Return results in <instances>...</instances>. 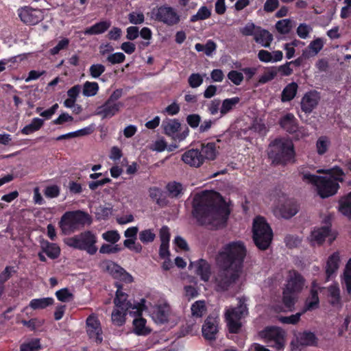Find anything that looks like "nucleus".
Segmentation results:
<instances>
[{
    "label": "nucleus",
    "mask_w": 351,
    "mask_h": 351,
    "mask_svg": "<svg viewBox=\"0 0 351 351\" xmlns=\"http://www.w3.org/2000/svg\"><path fill=\"white\" fill-rule=\"evenodd\" d=\"M295 202L283 196L280 197L273 209L274 214L278 217L289 219L298 213Z\"/></svg>",
    "instance_id": "13"
},
{
    "label": "nucleus",
    "mask_w": 351,
    "mask_h": 351,
    "mask_svg": "<svg viewBox=\"0 0 351 351\" xmlns=\"http://www.w3.org/2000/svg\"><path fill=\"white\" fill-rule=\"evenodd\" d=\"M193 215L202 224H210L219 228L223 226L230 210L221 195L214 191H204L195 195Z\"/></svg>",
    "instance_id": "2"
},
{
    "label": "nucleus",
    "mask_w": 351,
    "mask_h": 351,
    "mask_svg": "<svg viewBox=\"0 0 351 351\" xmlns=\"http://www.w3.org/2000/svg\"><path fill=\"white\" fill-rule=\"evenodd\" d=\"M298 85L295 82L288 84L282 90L281 93V101L282 102L290 101L293 99L297 94Z\"/></svg>",
    "instance_id": "35"
},
{
    "label": "nucleus",
    "mask_w": 351,
    "mask_h": 351,
    "mask_svg": "<svg viewBox=\"0 0 351 351\" xmlns=\"http://www.w3.org/2000/svg\"><path fill=\"white\" fill-rule=\"evenodd\" d=\"M17 14L21 21L29 25H36L44 19L43 12L41 10L33 9L28 6L18 9Z\"/></svg>",
    "instance_id": "14"
},
{
    "label": "nucleus",
    "mask_w": 351,
    "mask_h": 351,
    "mask_svg": "<svg viewBox=\"0 0 351 351\" xmlns=\"http://www.w3.org/2000/svg\"><path fill=\"white\" fill-rule=\"evenodd\" d=\"M203 81V77L199 73H192L188 79L189 84L193 88L200 86Z\"/></svg>",
    "instance_id": "55"
},
{
    "label": "nucleus",
    "mask_w": 351,
    "mask_h": 351,
    "mask_svg": "<svg viewBox=\"0 0 351 351\" xmlns=\"http://www.w3.org/2000/svg\"><path fill=\"white\" fill-rule=\"evenodd\" d=\"M312 31V28L311 26L306 23H301L297 28V34L298 36L302 38L306 39L308 36L310 32Z\"/></svg>",
    "instance_id": "61"
},
{
    "label": "nucleus",
    "mask_w": 351,
    "mask_h": 351,
    "mask_svg": "<svg viewBox=\"0 0 351 351\" xmlns=\"http://www.w3.org/2000/svg\"><path fill=\"white\" fill-rule=\"evenodd\" d=\"M182 160L192 167H199L204 164L202 153L197 149H191L182 156Z\"/></svg>",
    "instance_id": "23"
},
{
    "label": "nucleus",
    "mask_w": 351,
    "mask_h": 351,
    "mask_svg": "<svg viewBox=\"0 0 351 351\" xmlns=\"http://www.w3.org/2000/svg\"><path fill=\"white\" fill-rule=\"evenodd\" d=\"M330 146V139L325 136H320L316 143L317 152L319 155L325 154Z\"/></svg>",
    "instance_id": "45"
},
{
    "label": "nucleus",
    "mask_w": 351,
    "mask_h": 351,
    "mask_svg": "<svg viewBox=\"0 0 351 351\" xmlns=\"http://www.w3.org/2000/svg\"><path fill=\"white\" fill-rule=\"evenodd\" d=\"M259 27L256 26L253 23H247L240 30L241 33L244 36H254L256 29Z\"/></svg>",
    "instance_id": "64"
},
{
    "label": "nucleus",
    "mask_w": 351,
    "mask_h": 351,
    "mask_svg": "<svg viewBox=\"0 0 351 351\" xmlns=\"http://www.w3.org/2000/svg\"><path fill=\"white\" fill-rule=\"evenodd\" d=\"M324 45V40L321 38H317L311 41L308 47L309 56H316L322 49Z\"/></svg>",
    "instance_id": "46"
},
{
    "label": "nucleus",
    "mask_w": 351,
    "mask_h": 351,
    "mask_svg": "<svg viewBox=\"0 0 351 351\" xmlns=\"http://www.w3.org/2000/svg\"><path fill=\"white\" fill-rule=\"evenodd\" d=\"M40 244L43 252L45 253L49 258L55 259L60 255V249L56 243L43 239Z\"/></svg>",
    "instance_id": "29"
},
{
    "label": "nucleus",
    "mask_w": 351,
    "mask_h": 351,
    "mask_svg": "<svg viewBox=\"0 0 351 351\" xmlns=\"http://www.w3.org/2000/svg\"><path fill=\"white\" fill-rule=\"evenodd\" d=\"M86 332L89 338L96 343L103 341V332L101 324L98 318L91 315L86 319Z\"/></svg>",
    "instance_id": "15"
},
{
    "label": "nucleus",
    "mask_w": 351,
    "mask_h": 351,
    "mask_svg": "<svg viewBox=\"0 0 351 351\" xmlns=\"http://www.w3.org/2000/svg\"><path fill=\"white\" fill-rule=\"evenodd\" d=\"M128 19L131 23L138 25L144 22L145 16L142 12H132L129 14Z\"/></svg>",
    "instance_id": "62"
},
{
    "label": "nucleus",
    "mask_w": 351,
    "mask_h": 351,
    "mask_svg": "<svg viewBox=\"0 0 351 351\" xmlns=\"http://www.w3.org/2000/svg\"><path fill=\"white\" fill-rule=\"evenodd\" d=\"M44 124V120L40 118H34L29 124L25 126L21 132L23 134L29 135L40 130Z\"/></svg>",
    "instance_id": "39"
},
{
    "label": "nucleus",
    "mask_w": 351,
    "mask_h": 351,
    "mask_svg": "<svg viewBox=\"0 0 351 351\" xmlns=\"http://www.w3.org/2000/svg\"><path fill=\"white\" fill-rule=\"evenodd\" d=\"M99 89V86L97 82L86 81L83 84L82 94L87 97H93L97 94Z\"/></svg>",
    "instance_id": "40"
},
{
    "label": "nucleus",
    "mask_w": 351,
    "mask_h": 351,
    "mask_svg": "<svg viewBox=\"0 0 351 351\" xmlns=\"http://www.w3.org/2000/svg\"><path fill=\"white\" fill-rule=\"evenodd\" d=\"M246 249L241 241H233L225 245L219 251L217 263L221 270L215 277L218 291L237 289L245 280L243 263Z\"/></svg>",
    "instance_id": "1"
},
{
    "label": "nucleus",
    "mask_w": 351,
    "mask_h": 351,
    "mask_svg": "<svg viewBox=\"0 0 351 351\" xmlns=\"http://www.w3.org/2000/svg\"><path fill=\"white\" fill-rule=\"evenodd\" d=\"M304 280L295 271L289 272L286 287L283 291L284 307L276 308L278 311H292L295 301V293L300 291L304 287Z\"/></svg>",
    "instance_id": "4"
},
{
    "label": "nucleus",
    "mask_w": 351,
    "mask_h": 351,
    "mask_svg": "<svg viewBox=\"0 0 351 351\" xmlns=\"http://www.w3.org/2000/svg\"><path fill=\"white\" fill-rule=\"evenodd\" d=\"M260 337L265 339L270 346L276 350L283 349L285 343V332L279 327H267L260 333Z\"/></svg>",
    "instance_id": "11"
},
{
    "label": "nucleus",
    "mask_w": 351,
    "mask_h": 351,
    "mask_svg": "<svg viewBox=\"0 0 351 351\" xmlns=\"http://www.w3.org/2000/svg\"><path fill=\"white\" fill-rule=\"evenodd\" d=\"M145 300L141 299L140 302L134 303V305L130 306L129 308L115 306L111 315L112 323L118 326L123 325L127 313L132 316H140L145 309Z\"/></svg>",
    "instance_id": "10"
},
{
    "label": "nucleus",
    "mask_w": 351,
    "mask_h": 351,
    "mask_svg": "<svg viewBox=\"0 0 351 351\" xmlns=\"http://www.w3.org/2000/svg\"><path fill=\"white\" fill-rule=\"evenodd\" d=\"M320 288L318 287L315 282L312 284L311 290V296L306 300L305 306L302 311L303 313L306 311H311L318 307L319 305V298H318V290Z\"/></svg>",
    "instance_id": "27"
},
{
    "label": "nucleus",
    "mask_w": 351,
    "mask_h": 351,
    "mask_svg": "<svg viewBox=\"0 0 351 351\" xmlns=\"http://www.w3.org/2000/svg\"><path fill=\"white\" fill-rule=\"evenodd\" d=\"M40 348L38 339H33L23 343L21 346V351H38Z\"/></svg>",
    "instance_id": "53"
},
{
    "label": "nucleus",
    "mask_w": 351,
    "mask_h": 351,
    "mask_svg": "<svg viewBox=\"0 0 351 351\" xmlns=\"http://www.w3.org/2000/svg\"><path fill=\"white\" fill-rule=\"evenodd\" d=\"M252 230L256 245L260 250L267 249L271 242L273 232L265 219L261 217H256L254 219Z\"/></svg>",
    "instance_id": "7"
},
{
    "label": "nucleus",
    "mask_w": 351,
    "mask_h": 351,
    "mask_svg": "<svg viewBox=\"0 0 351 351\" xmlns=\"http://www.w3.org/2000/svg\"><path fill=\"white\" fill-rule=\"evenodd\" d=\"M293 27V21L291 19H285L278 21L276 24V28L280 34L289 33Z\"/></svg>",
    "instance_id": "47"
},
{
    "label": "nucleus",
    "mask_w": 351,
    "mask_h": 351,
    "mask_svg": "<svg viewBox=\"0 0 351 351\" xmlns=\"http://www.w3.org/2000/svg\"><path fill=\"white\" fill-rule=\"evenodd\" d=\"M58 104H53L50 108L45 110L44 111H41V108H37L36 112L40 113V115L46 119H49L51 117L56 113L57 110L58 109Z\"/></svg>",
    "instance_id": "60"
},
{
    "label": "nucleus",
    "mask_w": 351,
    "mask_h": 351,
    "mask_svg": "<svg viewBox=\"0 0 351 351\" xmlns=\"http://www.w3.org/2000/svg\"><path fill=\"white\" fill-rule=\"evenodd\" d=\"M16 270L14 267L7 266L4 270L0 274V298L5 290L4 283L15 273Z\"/></svg>",
    "instance_id": "44"
},
{
    "label": "nucleus",
    "mask_w": 351,
    "mask_h": 351,
    "mask_svg": "<svg viewBox=\"0 0 351 351\" xmlns=\"http://www.w3.org/2000/svg\"><path fill=\"white\" fill-rule=\"evenodd\" d=\"M111 25L109 21H99L84 30L86 35H97L104 33Z\"/></svg>",
    "instance_id": "32"
},
{
    "label": "nucleus",
    "mask_w": 351,
    "mask_h": 351,
    "mask_svg": "<svg viewBox=\"0 0 351 351\" xmlns=\"http://www.w3.org/2000/svg\"><path fill=\"white\" fill-rule=\"evenodd\" d=\"M150 313L155 323L162 324L171 319V310L170 306L164 302L155 305Z\"/></svg>",
    "instance_id": "16"
},
{
    "label": "nucleus",
    "mask_w": 351,
    "mask_h": 351,
    "mask_svg": "<svg viewBox=\"0 0 351 351\" xmlns=\"http://www.w3.org/2000/svg\"><path fill=\"white\" fill-rule=\"evenodd\" d=\"M319 95L317 91L306 93L302 99L301 108L306 113H310L317 105Z\"/></svg>",
    "instance_id": "24"
},
{
    "label": "nucleus",
    "mask_w": 351,
    "mask_h": 351,
    "mask_svg": "<svg viewBox=\"0 0 351 351\" xmlns=\"http://www.w3.org/2000/svg\"><path fill=\"white\" fill-rule=\"evenodd\" d=\"M101 267L115 278H120L121 280L128 282L132 281V276L127 273L122 267L112 261H104L101 264Z\"/></svg>",
    "instance_id": "18"
},
{
    "label": "nucleus",
    "mask_w": 351,
    "mask_h": 351,
    "mask_svg": "<svg viewBox=\"0 0 351 351\" xmlns=\"http://www.w3.org/2000/svg\"><path fill=\"white\" fill-rule=\"evenodd\" d=\"M102 238L107 242L114 244L119 241L121 237L117 230H109L102 234Z\"/></svg>",
    "instance_id": "54"
},
{
    "label": "nucleus",
    "mask_w": 351,
    "mask_h": 351,
    "mask_svg": "<svg viewBox=\"0 0 351 351\" xmlns=\"http://www.w3.org/2000/svg\"><path fill=\"white\" fill-rule=\"evenodd\" d=\"M302 314L303 312H301L287 317L281 316L278 319L282 324H295L299 322Z\"/></svg>",
    "instance_id": "58"
},
{
    "label": "nucleus",
    "mask_w": 351,
    "mask_h": 351,
    "mask_svg": "<svg viewBox=\"0 0 351 351\" xmlns=\"http://www.w3.org/2000/svg\"><path fill=\"white\" fill-rule=\"evenodd\" d=\"M90 223L91 219L88 213L82 210L69 211L62 216L59 226L62 234L67 235Z\"/></svg>",
    "instance_id": "5"
},
{
    "label": "nucleus",
    "mask_w": 351,
    "mask_h": 351,
    "mask_svg": "<svg viewBox=\"0 0 351 351\" xmlns=\"http://www.w3.org/2000/svg\"><path fill=\"white\" fill-rule=\"evenodd\" d=\"M123 106V103H114L107 99L104 104L97 107L95 114L101 117L102 119L111 118L115 115Z\"/></svg>",
    "instance_id": "19"
},
{
    "label": "nucleus",
    "mask_w": 351,
    "mask_h": 351,
    "mask_svg": "<svg viewBox=\"0 0 351 351\" xmlns=\"http://www.w3.org/2000/svg\"><path fill=\"white\" fill-rule=\"evenodd\" d=\"M328 297L332 305L339 306L341 304L340 290L337 285L334 284L328 287Z\"/></svg>",
    "instance_id": "43"
},
{
    "label": "nucleus",
    "mask_w": 351,
    "mask_h": 351,
    "mask_svg": "<svg viewBox=\"0 0 351 351\" xmlns=\"http://www.w3.org/2000/svg\"><path fill=\"white\" fill-rule=\"evenodd\" d=\"M330 232L328 226L315 228L311 231L308 240L312 245H320L324 241L326 237H330Z\"/></svg>",
    "instance_id": "25"
},
{
    "label": "nucleus",
    "mask_w": 351,
    "mask_h": 351,
    "mask_svg": "<svg viewBox=\"0 0 351 351\" xmlns=\"http://www.w3.org/2000/svg\"><path fill=\"white\" fill-rule=\"evenodd\" d=\"M228 78L230 80L234 85L239 86L240 85L243 80V75L242 73L237 71H230L228 73Z\"/></svg>",
    "instance_id": "56"
},
{
    "label": "nucleus",
    "mask_w": 351,
    "mask_h": 351,
    "mask_svg": "<svg viewBox=\"0 0 351 351\" xmlns=\"http://www.w3.org/2000/svg\"><path fill=\"white\" fill-rule=\"evenodd\" d=\"M343 282L348 293L351 294V259L348 261L346 265L343 275Z\"/></svg>",
    "instance_id": "52"
},
{
    "label": "nucleus",
    "mask_w": 351,
    "mask_h": 351,
    "mask_svg": "<svg viewBox=\"0 0 351 351\" xmlns=\"http://www.w3.org/2000/svg\"><path fill=\"white\" fill-rule=\"evenodd\" d=\"M277 75L276 66L266 67L264 72L258 77V82L260 84H265L275 79Z\"/></svg>",
    "instance_id": "36"
},
{
    "label": "nucleus",
    "mask_w": 351,
    "mask_h": 351,
    "mask_svg": "<svg viewBox=\"0 0 351 351\" xmlns=\"http://www.w3.org/2000/svg\"><path fill=\"white\" fill-rule=\"evenodd\" d=\"M203 161L205 160H213L218 154L217 147L215 143H208L202 145L201 150Z\"/></svg>",
    "instance_id": "31"
},
{
    "label": "nucleus",
    "mask_w": 351,
    "mask_h": 351,
    "mask_svg": "<svg viewBox=\"0 0 351 351\" xmlns=\"http://www.w3.org/2000/svg\"><path fill=\"white\" fill-rule=\"evenodd\" d=\"M280 124L284 130L289 133L298 132L301 134L300 136L307 134L306 132H302L301 129L298 128L297 120L293 114L288 113L283 116L280 119ZM297 137L299 138L300 135L297 134Z\"/></svg>",
    "instance_id": "22"
},
{
    "label": "nucleus",
    "mask_w": 351,
    "mask_h": 351,
    "mask_svg": "<svg viewBox=\"0 0 351 351\" xmlns=\"http://www.w3.org/2000/svg\"><path fill=\"white\" fill-rule=\"evenodd\" d=\"M296 341L301 346H311L317 343V337L313 332L304 331L295 335Z\"/></svg>",
    "instance_id": "30"
},
{
    "label": "nucleus",
    "mask_w": 351,
    "mask_h": 351,
    "mask_svg": "<svg viewBox=\"0 0 351 351\" xmlns=\"http://www.w3.org/2000/svg\"><path fill=\"white\" fill-rule=\"evenodd\" d=\"M339 210L344 216L351 218V192L340 199Z\"/></svg>",
    "instance_id": "37"
},
{
    "label": "nucleus",
    "mask_w": 351,
    "mask_h": 351,
    "mask_svg": "<svg viewBox=\"0 0 351 351\" xmlns=\"http://www.w3.org/2000/svg\"><path fill=\"white\" fill-rule=\"evenodd\" d=\"M162 127L165 133L171 136L175 141H181L189 134L188 130H185L182 133H178L180 123L176 119H166L163 121Z\"/></svg>",
    "instance_id": "17"
},
{
    "label": "nucleus",
    "mask_w": 351,
    "mask_h": 351,
    "mask_svg": "<svg viewBox=\"0 0 351 351\" xmlns=\"http://www.w3.org/2000/svg\"><path fill=\"white\" fill-rule=\"evenodd\" d=\"M210 14V10L206 6H202L198 10L195 14L191 16V21L195 22L197 21L205 20L209 18Z\"/></svg>",
    "instance_id": "48"
},
{
    "label": "nucleus",
    "mask_w": 351,
    "mask_h": 351,
    "mask_svg": "<svg viewBox=\"0 0 351 351\" xmlns=\"http://www.w3.org/2000/svg\"><path fill=\"white\" fill-rule=\"evenodd\" d=\"M191 315L194 318H201L206 313V307L204 300H197L191 306Z\"/></svg>",
    "instance_id": "41"
},
{
    "label": "nucleus",
    "mask_w": 351,
    "mask_h": 351,
    "mask_svg": "<svg viewBox=\"0 0 351 351\" xmlns=\"http://www.w3.org/2000/svg\"><path fill=\"white\" fill-rule=\"evenodd\" d=\"M240 101L241 99L239 97H234L223 99L220 107L219 117H223L226 114L233 110Z\"/></svg>",
    "instance_id": "34"
},
{
    "label": "nucleus",
    "mask_w": 351,
    "mask_h": 351,
    "mask_svg": "<svg viewBox=\"0 0 351 351\" xmlns=\"http://www.w3.org/2000/svg\"><path fill=\"white\" fill-rule=\"evenodd\" d=\"M57 299L62 302H68L73 299V293L68 289H61L56 292Z\"/></svg>",
    "instance_id": "51"
},
{
    "label": "nucleus",
    "mask_w": 351,
    "mask_h": 351,
    "mask_svg": "<svg viewBox=\"0 0 351 351\" xmlns=\"http://www.w3.org/2000/svg\"><path fill=\"white\" fill-rule=\"evenodd\" d=\"M153 17L158 21L168 26L177 25L180 21V16L176 10L170 6H160L152 11Z\"/></svg>",
    "instance_id": "12"
},
{
    "label": "nucleus",
    "mask_w": 351,
    "mask_h": 351,
    "mask_svg": "<svg viewBox=\"0 0 351 351\" xmlns=\"http://www.w3.org/2000/svg\"><path fill=\"white\" fill-rule=\"evenodd\" d=\"M106 71V67L102 64H93L88 69L90 76L93 79L99 78Z\"/></svg>",
    "instance_id": "49"
},
{
    "label": "nucleus",
    "mask_w": 351,
    "mask_h": 351,
    "mask_svg": "<svg viewBox=\"0 0 351 351\" xmlns=\"http://www.w3.org/2000/svg\"><path fill=\"white\" fill-rule=\"evenodd\" d=\"M189 267V269L199 276L202 280L205 282L208 280L210 274V268L209 264L205 260L199 259L194 262L191 261Z\"/></svg>",
    "instance_id": "21"
},
{
    "label": "nucleus",
    "mask_w": 351,
    "mask_h": 351,
    "mask_svg": "<svg viewBox=\"0 0 351 351\" xmlns=\"http://www.w3.org/2000/svg\"><path fill=\"white\" fill-rule=\"evenodd\" d=\"M54 302L53 298L47 297L32 299L29 304V307L32 310H43L51 306Z\"/></svg>",
    "instance_id": "33"
},
{
    "label": "nucleus",
    "mask_w": 351,
    "mask_h": 351,
    "mask_svg": "<svg viewBox=\"0 0 351 351\" xmlns=\"http://www.w3.org/2000/svg\"><path fill=\"white\" fill-rule=\"evenodd\" d=\"M60 187L57 185L47 186L44 191L45 195L48 198H54L60 194Z\"/></svg>",
    "instance_id": "63"
},
{
    "label": "nucleus",
    "mask_w": 351,
    "mask_h": 351,
    "mask_svg": "<svg viewBox=\"0 0 351 351\" xmlns=\"http://www.w3.org/2000/svg\"><path fill=\"white\" fill-rule=\"evenodd\" d=\"M268 155L276 164H285L290 161L294 156L292 141L286 138L275 140L269 145Z\"/></svg>",
    "instance_id": "6"
},
{
    "label": "nucleus",
    "mask_w": 351,
    "mask_h": 351,
    "mask_svg": "<svg viewBox=\"0 0 351 351\" xmlns=\"http://www.w3.org/2000/svg\"><path fill=\"white\" fill-rule=\"evenodd\" d=\"M317 173H325L324 176H318L308 172L302 173V180L317 187V193L322 198L335 195L339 187V182H342L344 173L338 167L329 169H318Z\"/></svg>",
    "instance_id": "3"
},
{
    "label": "nucleus",
    "mask_w": 351,
    "mask_h": 351,
    "mask_svg": "<svg viewBox=\"0 0 351 351\" xmlns=\"http://www.w3.org/2000/svg\"><path fill=\"white\" fill-rule=\"evenodd\" d=\"M97 241V236L90 231H86L79 235L70 238L67 244L74 248L85 250L89 254H95L97 251L95 245Z\"/></svg>",
    "instance_id": "8"
},
{
    "label": "nucleus",
    "mask_w": 351,
    "mask_h": 351,
    "mask_svg": "<svg viewBox=\"0 0 351 351\" xmlns=\"http://www.w3.org/2000/svg\"><path fill=\"white\" fill-rule=\"evenodd\" d=\"M70 40L67 38H63L58 41V44L50 49V53L51 55L58 54L61 50H63L69 46Z\"/></svg>",
    "instance_id": "57"
},
{
    "label": "nucleus",
    "mask_w": 351,
    "mask_h": 351,
    "mask_svg": "<svg viewBox=\"0 0 351 351\" xmlns=\"http://www.w3.org/2000/svg\"><path fill=\"white\" fill-rule=\"evenodd\" d=\"M339 255L337 252L329 256L326 266V280H329L336 274L339 265Z\"/></svg>",
    "instance_id": "28"
},
{
    "label": "nucleus",
    "mask_w": 351,
    "mask_h": 351,
    "mask_svg": "<svg viewBox=\"0 0 351 351\" xmlns=\"http://www.w3.org/2000/svg\"><path fill=\"white\" fill-rule=\"evenodd\" d=\"M167 190L173 197H178L182 191V186L178 182H171L167 184Z\"/></svg>",
    "instance_id": "59"
},
{
    "label": "nucleus",
    "mask_w": 351,
    "mask_h": 351,
    "mask_svg": "<svg viewBox=\"0 0 351 351\" xmlns=\"http://www.w3.org/2000/svg\"><path fill=\"white\" fill-rule=\"evenodd\" d=\"M219 319L217 316H208L202 326V335L208 340L216 338L218 332Z\"/></svg>",
    "instance_id": "20"
},
{
    "label": "nucleus",
    "mask_w": 351,
    "mask_h": 351,
    "mask_svg": "<svg viewBox=\"0 0 351 351\" xmlns=\"http://www.w3.org/2000/svg\"><path fill=\"white\" fill-rule=\"evenodd\" d=\"M245 298L239 299L237 308L228 309L226 312V319L229 330L231 332H237L241 326V319L247 315V308Z\"/></svg>",
    "instance_id": "9"
},
{
    "label": "nucleus",
    "mask_w": 351,
    "mask_h": 351,
    "mask_svg": "<svg viewBox=\"0 0 351 351\" xmlns=\"http://www.w3.org/2000/svg\"><path fill=\"white\" fill-rule=\"evenodd\" d=\"M139 240L144 244L152 243L156 238V234L152 229H146L139 232Z\"/></svg>",
    "instance_id": "50"
},
{
    "label": "nucleus",
    "mask_w": 351,
    "mask_h": 351,
    "mask_svg": "<svg viewBox=\"0 0 351 351\" xmlns=\"http://www.w3.org/2000/svg\"><path fill=\"white\" fill-rule=\"evenodd\" d=\"M254 39L255 42L261 47L267 48L269 47L274 38L273 35L269 31L259 27L256 29Z\"/></svg>",
    "instance_id": "26"
},
{
    "label": "nucleus",
    "mask_w": 351,
    "mask_h": 351,
    "mask_svg": "<svg viewBox=\"0 0 351 351\" xmlns=\"http://www.w3.org/2000/svg\"><path fill=\"white\" fill-rule=\"evenodd\" d=\"M115 306L117 307H126L129 308L130 306H133L130 301L127 300V295L122 291V290L118 287L116 292V297L114 300Z\"/></svg>",
    "instance_id": "42"
},
{
    "label": "nucleus",
    "mask_w": 351,
    "mask_h": 351,
    "mask_svg": "<svg viewBox=\"0 0 351 351\" xmlns=\"http://www.w3.org/2000/svg\"><path fill=\"white\" fill-rule=\"evenodd\" d=\"M134 332L138 335H146L150 330L146 326V320L142 317H136L133 321Z\"/></svg>",
    "instance_id": "38"
}]
</instances>
